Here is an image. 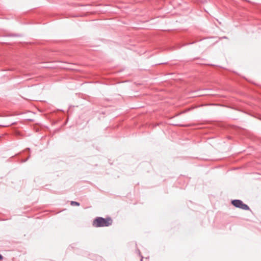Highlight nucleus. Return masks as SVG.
I'll list each match as a JSON object with an SVG mask.
<instances>
[{
	"label": "nucleus",
	"mask_w": 261,
	"mask_h": 261,
	"mask_svg": "<svg viewBox=\"0 0 261 261\" xmlns=\"http://www.w3.org/2000/svg\"><path fill=\"white\" fill-rule=\"evenodd\" d=\"M113 220L110 217L103 218L96 217L93 221L92 225L95 227H108L112 225Z\"/></svg>",
	"instance_id": "f257e3e1"
},
{
	"label": "nucleus",
	"mask_w": 261,
	"mask_h": 261,
	"mask_svg": "<svg viewBox=\"0 0 261 261\" xmlns=\"http://www.w3.org/2000/svg\"><path fill=\"white\" fill-rule=\"evenodd\" d=\"M231 203L236 207H238L244 210H250L249 207L247 204L244 203L241 200H233L231 201Z\"/></svg>",
	"instance_id": "f03ea898"
},
{
	"label": "nucleus",
	"mask_w": 261,
	"mask_h": 261,
	"mask_svg": "<svg viewBox=\"0 0 261 261\" xmlns=\"http://www.w3.org/2000/svg\"><path fill=\"white\" fill-rule=\"evenodd\" d=\"M71 205H72V206H75V205H80V203L77 202H76V201H71V203H70Z\"/></svg>",
	"instance_id": "7ed1b4c3"
},
{
	"label": "nucleus",
	"mask_w": 261,
	"mask_h": 261,
	"mask_svg": "<svg viewBox=\"0 0 261 261\" xmlns=\"http://www.w3.org/2000/svg\"><path fill=\"white\" fill-rule=\"evenodd\" d=\"M3 258V255L0 254V260L2 259Z\"/></svg>",
	"instance_id": "20e7f679"
}]
</instances>
